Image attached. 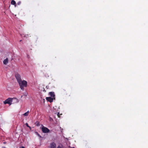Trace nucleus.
Masks as SVG:
<instances>
[{
	"instance_id": "9d476101",
	"label": "nucleus",
	"mask_w": 148,
	"mask_h": 148,
	"mask_svg": "<svg viewBox=\"0 0 148 148\" xmlns=\"http://www.w3.org/2000/svg\"><path fill=\"white\" fill-rule=\"evenodd\" d=\"M36 134V135L38 136L39 137H40L41 136L39 135V134L37 132H35Z\"/></svg>"
},
{
	"instance_id": "ddd939ff",
	"label": "nucleus",
	"mask_w": 148,
	"mask_h": 148,
	"mask_svg": "<svg viewBox=\"0 0 148 148\" xmlns=\"http://www.w3.org/2000/svg\"><path fill=\"white\" fill-rule=\"evenodd\" d=\"M59 114V113H57V116H58V117H60Z\"/></svg>"
},
{
	"instance_id": "dca6fc26",
	"label": "nucleus",
	"mask_w": 148,
	"mask_h": 148,
	"mask_svg": "<svg viewBox=\"0 0 148 148\" xmlns=\"http://www.w3.org/2000/svg\"><path fill=\"white\" fill-rule=\"evenodd\" d=\"M50 118V120H52V119L50 117V118Z\"/></svg>"
},
{
	"instance_id": "1a4fd4ad",
	"label": "nucleus",
	"mask_w": 148,
	"mask_h": 148,
	"mask_svg": "<svg viewBox=\"0 0 148 148\" xmlns=\"http://www.w3.org/2000/svg\"><path fill=\"white\" fill-rule=\"evenodd\" d=\"M29 111H28L27 112H25L24 114H23V115L24 116H27L29 114Z\"/></svg>"
},
{
	"instance_id": "0eeeda50",
	"label": "nucleus",
	"mask_w": 148,
	"mask_h": 148,
	"mask_svg": "<svg viewBox=\"0 0 148 148\" xmlns=\"http://www.w3.org/2000/svg\"><path fill=\"white\" fill-rule=\"evenodd\" d=\"M8 62V59L6 58L3 61V63L4 64H6Z\"/></svg>"
},
{
	"instance_id": "423d86ee",
	"label": "nucleus",
	"mask_w": 148,
	"mask_h": 148,
	"mask_svg": "<svg viewBox=\"0 0 148 148\" xmlns=\"http://www.w3.org/2000/svg\"><path fill=\"white\" fill-rule=\"evenodd\" d=\"M50 148H56V145L54 143H52L51 144Z\"/></svg>"
},
{
	"instance_id": "a211bd4d",
	"label": "nucleus",
	"mask_w": 148,
	"mask_h": 148,
	"mask_svg": "<svg viewBox=\"0 0 148 148\" xmlns=\"http://www.w3.org/2000/svg\"><path fill=\"white\" fill-rule=\"evenodd\" d=\"M21 41H22V40H20V42H21Z\"/></svg>"
},
{
	"instance_id": "4468645a",
	"label": "nucleus",
	"mask_w": 148,
	"mask_h": 148,
	"mask_svg": "<svg viewBox=\"0 0 148 148\" xmlns=\"http://www.w3.org/2000/svg\"><path fill=\"white\" fill-rule=\"evenodd\" d=\"M57 148H62L61 147L59 146Z\"/></svg>"
},
{
	"instance_id": "aec40b11",
	"label": "nucleus",
	"mask_w": 148,
	"mask_h": 148,
	"mask_svg": "<svg viewBox=\"0 0 148 148\" xmlns=\"http://www.w3.org/2000/svg\"><path fill=\"white\" fill-rule=\"evenodd\" d=\"M73 148H74V147H73Z\"/></svg>"
},
{
	"instance_id": "2eb2a0df",
	"label": "nucleus",
	"mask_w": 148,
	"mask_h": 148,
	"mask_svg": "<svg viewBox=\"0 0 148 148\" xmlns=\"http://www.w3.org/2000/svg\"><path fill=\"white\" fill-rule=\"evenodd\" d=\"M19 148H25L24 147L22 146L20 147Z\"/></svg>"
},
{
	"instance_id": "f257e3e1",
	"label": "nucleus",
	"mask_w": 148,
	"mask_h": 148,
	"mask_svg": "<svg viewBox=\"0 0 148 148\" xmlns=\"http://www.w3.org/2000/svg\"><path fill=\"white\" fill-rule=\"evenodd\" d=\"M20 88L22 90H24V87H26L27 86V82L26 81L23 80L21 81L18 82Z\"/></svg>"
},
{
	"instance_id": "f8f14e48",
	"label": "nucleus",
	"mask_w": 148,
	"mask_h": 148,
	"mask_svg": "<svg viewBox=\"0 0 148 148\" xmlns=\"http://www.w3.org/2000/svg\"><path fill=\"white\" fill-rule=\"evenodd\" d=\"M21 1H19L17 3V4L18 5H20L21 4Z\"/></svg>"
},
{
	"instance_id": "20e7f679",
	"label": "nucleus",
	"mask_w": 148,
	"mask_h": 148,
	"mask_svg": "<svg viewBox=\"0 0 148 148\" xmlns=\"http://www.w3.org/2000/svg\"><path fill=\"white\" fill-rule=\"evenodd\" d=\"M12 102V99L11 98H8L6 100H5L4 102L5 104H9L10 105L11 104V103Z\"/></svg>"
},
{
	"instance_id": "9b49d317",
	"label": "nucleus",
	"mask_w": 148,
	"mask_h": 148,
	"mask_svg": "<svg viewBox=\"0 0 148 148\" xmlns=\"http://www.w3.org/2000/svg\"><path fill=\"white\" fill-rule=\"evenodd\" d=\"M25 125H26V126H27V127H29V129H31V127L29 126L28 125V124H27V123H26L25 124Z\"/></svg>"
},
{
	"instance_id": "7ed1b4c3",
	"label": "nucleus",
	"mask_w": 148,
	"mask_h": 148,
	"mask_svg": "<svg viewBox=\"0 0 148 148\" xmlns=\"http://www.w3.org/2000/svg\"><path fill=\"white\" fill-rule=\"evenodd\" d=\"M15 77L18 82L22 80L21 78V76L19 74H16L15 75Z\"/></svg>"
},
{
	"instance_id": "39448f33",
	"label": "nucleus",
	"mask_w": 148,
	"mask_h": 148,
	"mask_svg": "<svg viewBox=\"0 0 148 148\" xmlns=\"http://www.w3.org/2000/svg\"><path fill=\"white\" fill-rule=\"evenodd\" d=\"M42 130L43 132L44 133H48L49 131V130L47 128L44 127V126H43L42 127Z\"/></svg>"
},
{
	"instance_id": "6e6552de",
	"label": "nucleus",
	"mask_w": 148,
	"mask_h": 148,
	"mask_svg": "<svg viewBox=\"0 0 148 148\" xmlns=\"http://www.w3.org/2000/svg\"><path fill=\"white\" fill-rule=\"evenodd\" d=\"M11 4L12 5H14L16 7V2L12 0V1L11 2Z\"/></svg>"
},
{
	"instance_id": "f3484780",
	"label": "nucleus",
	"mask_w": 148,
	"mask_h": 148,
	"mask_svg": "<svg viewBox=\"0 0 148 148\" xmlns=\"http://www.w3.org/2000/svg\"><path fill=\"white\" fill-rule=\"evenodd\" d=\"M43 91H45L44 88H43Z\"/></svg>"
},
{
	"instance_id": "f03ea898",
	"label": "nucleus",
	"mask_w": 148,
	"mask_h": 148,
	"mask_svg": "<svg viewBox=\"0 0 148 148\" xmlns=\"http://www.w3.org/2000/svg\"><path fill=\"white\" fill-rule=\"evenodd\" d=\"M49 97L46 98V99L47 101L50 102L53 101V100L55 99V95L54 93H49Z\"/></svg>"
},
{
	"instance_id": "6ab92c4d",
	"label": "nucleus",
	"mask_w": 148,
	"mask_h": 148,
	"mask_svg": "<svg viewBox=\"0 0 148 148\" xmlns=\"http://www.w3.org/2000/svg\"><path fill=\"white\" fill-rule=\"evenodd\" d=\"M49 92L51 93V92Z\"/></svg>"
}]
</instances>
